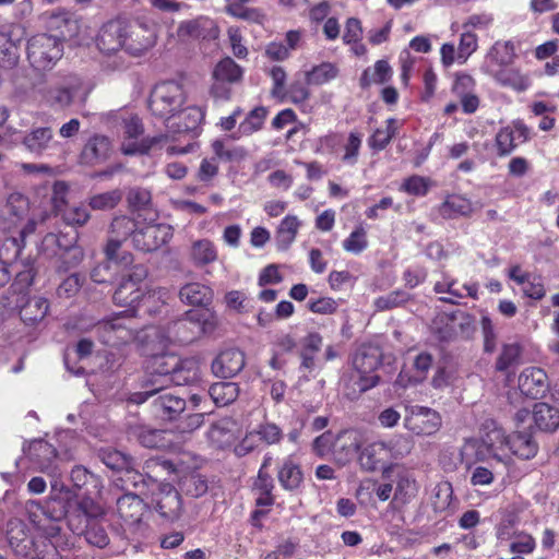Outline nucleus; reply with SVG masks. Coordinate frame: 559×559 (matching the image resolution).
Returning <instances> with one entry per match:
<instances>
[{"label":"nucleus","mask_w":559,"mask_h":559,"mask_svg":"<svg viewBox=\"0 0 559 559\" xmlns=\"http://www.w3.org/2000/svg\"><path fill=\"white\" fill-rule=\"evenodd\" d=\"M301 221L296 215L285 216L276 228V245L281 250H286L295 241L301 227Z\"/></svg>","instance_id":"nucleus-35"},{"label":"nucleus","mask_w":559,"mask_h":559,"mask_svg":"<svg viewBox=\"0 0 559 559\" xmlns=\"http://www.w3.org/2000/svg\"><path fill=\"white\" fill-rule=\"evenodd\" d=\"M433 290L437 294L449 295L447 297H441L440 300L449 304H456L457 299L465 297L476 299L478 294V285L476 283H467L459 287L456 280L448 275H443L442 280L435 284Z\"/></svg>","instance_id":"nucleus-24"},{"label":"nucleus","mask_w":559,"mask_h":559,"mask_svg":"<svg viewBox=\"0 0 559 559\" xmlns=\"http://www.w3.org/2000/svg\"><path fill=\"white\" fill-rule=\"evenodd\" d=\"M166 431L143 428L139 433V441L145 448H165Z\"/></svg>","instance_id":"nucleus-64"},{"label":"nucleus","mask_w":559,"mask_h":559,"mask_svg":"<svg viewBox=\"0 0 559 559\" xmlns=\"http://www.w3.org/2000/svg\"><path fill=\"white\" fill-rule=\"evenodd\" d=\"M111 151V141L108 136L96 134L88 140L83 148V158L87 163L106 159Z\"/></svg>","instance_id":"nucleus-37"},{"label":"nucleus","mask_w":559,"mask_h":559,"mask_svg":"<svg viewBox=\"0 0 559 559\" xmlns=\"http://www.w3.org/2000/svg\"><path fill=\"white\" fill-rule=\"evenodd\" d=\"M141 215L138 216L136 221H133L127 216L116 217L111 223L110 237L107 242L105 252L109 261L127 266L132 263V254L129 252H120L121 241L131 236L133 241V231L140 224Z\"/></svg>","instance_id":"nucleus-13"},{"label":"nucleus","mask_w":559,"mask_h":559,"mask_svg":"<svg viewBox=\"0 0 559 559\" xmlns=\"http://www.w3.org/2000/svg\"><path fill=\"white\" fill-rule=\"evenodd\" d=\"M392 76V69L384 60H379L374 63L373 68H368L364 71L360 82L362 86L371 84H382L390 80Z\"/></svg>","instance_id":"nucleus-46"},{"label":"nucleus","mask_w":559,"mask_h":559,"mask_svg":"<svg viewBox=\"0 0 559 559\" xmlns=\"http://www.w3.org/2000/svg\"><path fill=\"white\" fill-rule=\"evenodd\" d=\"M537 453V444L527 432H515L510 437V460L512 455L530 460Z\"/></svg>","instance_id":"nucleus-38"},{"label":"nucleus","mask_w":559,"mask_h":559,"mask_svg":"<svg viewBox=\"0 0 559 559\" xmlns=\"http://www.w3.org/2000/svg\"><path fill=\"white\" fill-rule=\"evenodd\" d=\"M48 301L44 298H34L22 310V318L27 321H39L48 312Z\"/></svg>","instance_id":"nucleus-56"},{"label":"nucleus","mask_w":559,"mask_h":559,"mask_svg":"<svg viewBox=\"0 0 559 559\" xmlns=\"http://www.w3.org/2000/svg\"><path fill=\"white\" fill-rule=\"evenodd\" d=\"M400 121L393 118L386 120L385 128H378L369 138V146L373 150H383L397 133L400 129Z\"/></svg>","instance_id":"nucleus-45"},{"label":"nucleus","mask_w":559,"mask_h":559,"mask_svg":"<svg viewBox=\"0 0 559 559\" xmlns=\"http://www.w3.org/2000/svg\"><path fill=\"white\" fill-rule=\"evenodd\" d=\"M146 276L147 270L143 265L132 266L128 275L122 277L119 286L115 290V304L119 306L134 307L136 302L143 301L146 305L155 298H158L165 302L168 295L166 289L159 288L153 292H145Z\"/></svg>","instance_id":"nucleus-6"},{"label":"nucleus","mask_w":559,"mask_h":559,"mask_svg":"<svg viewBox=\"0 0 559 559\" xmlns=\"http://www.w3.org/2000/svg\"><path fill=\"white\" fill-rule=\"evenodd\" d=\"M466 469L469 472V481L473 486H489L495 480V474L489 466L477 463Z\"/></svg>","instance_id":"nucleus-61"},{"label":"nucleus","mask_w":559,"mask_h":559,"mask_svg":"<svg viewBox=\"0 0 559 559\" xmlns=\"http://www.w3.org/2000/svg\"><path fill=\"white\" fill-rule=\"evenodd\" d=\"M84 534L85 540L98 548H104L109 544V537L105 528L96 523H93L86 527V530L80 534Z\"/></svg>","instance_id":"nucleus-62"},{"label":"nucleus","mask_w":559,"mask_h":559,"mask_svg":"<svg viewBox=\"0 0 559 559\" xmlns=\"http://www.w3.org/2000/svg\"><path fill=\"white\" fill-rule=\"evenodd\" d=\"M510 437L495 420L484 423L479 438L465 440L460 450L461 463L471 468L488 460L510 463Z\"/></svg>","instance_id":"nucleus-2"},{"label":"nucleus","mask_w":559,"mask_h":559,"mask_svg":"<svg viewBox=\"0 0 559 559\" xmlns=\"http://www.w3.org/2000/svg\"><path fill=\"white\" fill-rule=\"evenodd\" d=\"M185 102L186 92L181 84L174 81L162 82L151 92L148 107L154 116L165 119L168 124Z\"/></svg>","instance_id":"nucleus-9"},{"label":"nucleus","mask_w":559,"mask_h":559,"mask_svg":"<svg viewBox=\"0 0 559 559\" xmlns=\"http://www.w3.org/2000/svg\"><path fill=\"white\" fill-rule=\"evenodd\" d=\"M62 55L63 41L55 35L37 34L28 41V60L38 70L50 69Z\"/></svg>","instance_id":"nucleus-12"},{"label":"nucleus","mask_w":559,"mask_h":559,"mask_svg":"<svg viewBox=\"0 0 559 559\" xmlns=\"http://www.w3.org/2000/svg\"><path fill=\"white\" fill-rule=\"evenodd\" d=\"M27 456L34 464L35 469L50 477V495L41 506L38 501H29L27 510L32 515L34 509L41 511L52 521H60L69 512L68 503L71 498V489L62 480V471L59 466V459L56 449L44 440L31 442ZM32 521L36 520L31 516Z\"/></svg>","instance_id":"nucleus-1"},{"label":"nucleus","mask_w":559,"mask_h":559,"mask_svg":"<svg viewBox=\"0 0 559 559\" xmlns=\"http://www.w3.org/2000/svg\"><path fill=\"white\" fill-rule=\"evenodd\" d=\"M548 386L547 374L542 368L527 367L519 376V389L526 396L542 397L547 392Z\"/></svg>","instance_id":"nucleus-23"},{"label":"nucleus","mask_w":559,"mask_h":559,"mask_svg":"<svg viewBox=\"0 0 559 559\" xmlns=\"http://www.w3.org/2000/svg\"><path fill=\"white\" fill-rule=\"evenodd\" d=\"M28 211V201L21 194H11L8 200V212L12 215V222L14 228L20 229V235L22 240L29 234L34 233L36 228V222L34 219H28L25 225H23V219L25 214Z\"/></svg>","instance_id":"nucleus-29"},{"label":"nucleus","mask_w":559,"mask_h":559,"mask_svg":"<svg viewBox=\"0 0 559 559\" xmlns=\"http://www.w3.org/2000/svg\"><path fill=\"white\" fill-rule=\"evenodd\" d=\"M473 204L469 199L462 194H450L438 207L439 214L443 218H455L467 216L473 212Z\"/></svg>","instance_id":"nucleus-33"},{"label":"nucleus","mask_w":559,"mask_h":559,"mask_svg":"<svg viewBox=\"0 0 559 559\" xmlns=\"http://www.w3.org/2000/svg\"><path fill=\"white\" fill-rule=\"evenodd\" d=\"M242 76V69L229 57L221 60L214 69V78L222 82L235 83Z\"/></svg>","instance_id":"nucleus-47"},{"label":"nucleus","mask_w":559,"mask_h":559,"mask_svg":"<svg viewBox=\"0 0 559 559\" xmlns=\"http://www.w3.org/2000/svg\"><path fill=\"white\" fill-rule=\"evenodd\" d=\"M148 338L153 348L156 349V353L152 355L146 366L150 377L144 382L145 390L143 392L133 393L130 397V401L135 404H142L150 396L167 389L174 381V377L170 373H176V359L162 354L165 348L160 347L158 338L154 336Z\"/></svg>","instance_id":"nucleus-5"},{"label":"nucleus","mask_w":559,"mask_h":559,"mask_svg":"<svg viewBox=\"0 0 559 559\" xmlns=\"http://www.w3.org/2000/svg\"><path fill=\"white\" fill-rule=\"evenodd\" d=\"M122 194L119 190L96 194L91 198L90 206L93 210H110L119 203Z\"/></svg>","instance_id":"nucleus-58"},{"label":"nucleus","mask_w":559,"mask_h":559,"mask_svg":"<svg viewBox=\"0 0 559 559\" xmlns=\"http://www.w3.org/2000/svg\"><path fill=\"white\" fill-rule=\"evenodd\" d=\"M243 366V353L237 348H227L213 360L212 371L216 377L230 378L236 376Z\"/></svg>","instance_id":"nucleus-26"},{"label":"nucleus","mask_w":559,"mask_h":559,"mask_svg":"<svg viewBox=\"0 0 559 559\" xmlns=\"http://www.w3.org/2000/svg\"><path fill=\"white\" fill-rule=\"evenodd\" d=\"M114 118V123L122 128L120 139V150L124 155L145 154L148 150L159 142L157 138H143L144 128L141 119L127 111H117L109 115Z\"/></svg>","instance_id":"nucleus-8"},{"label":"nucleus","mask_w":559,"mask_h":559,"mask_svg":"<svg viewBox=\"0 0 559 559\" xmlns=\"http://www.w3.org/2000/svg\"><path fill=\"white\" fill-rule=\"evenodd\" d=\"M254 435L259 436L260 440L269 445L280 442L283 438L281 428L272 423L261 424L257 430L246 436L243 442H248Z\"/></svg>","instance_id":"nucleus-54"},{"label":"nucleus","mask_w":559,"mask_h":559,"mask_svg":"<svg viewBox=\"0 0 559 559\" xmlns=\"http://www.w3.org/2000/svg\"><path fill=\"white\" fill-rule=\"evenodd\" d=\"M460 380L459 370L455 366L438 368L431 379V385L437 390L454 386Z\"/></svg>","instance_id":"nucleus-53"},{"label":"nucleus","mask_w":559,"mask_h":559,"mask_svg":"<svg viewBox=\"0 0 559 559\" xmlns=\"http://www.w3.org/2000/svg\"><path fill=\"white\" fill-rule=\"evenodd\" d=\"M416 492L417 487L415 480L406 474L399 475L393 502L397 506H403L414 498Z\"/></svg>","instance_id":"nucleus-50"},{"label":"nucleus","mask_w":559,"mask_h":559,"mask_svg":"<svg viewBox=\"0 0 559 559\" xmlns=\"http://www.w3.org/2000/svg\"><path fill=\"white\" fill-rule=\"evenodd\" d=\"M73 486L78 489H85L87 495H100L103 483L100 478L90 473L85 467L78 465L72 468L70 474Z\"/></svg>","instance_id":"nucleus-34"},{"label":"nucleus","mask_w":559,"mask_h":559,"mask_svg":"<svg viewBox=\"0 0 559 559\" xmlns=\"http://www.w3.org/2000/svg\"><path fill=\"white\" fill-rule=\"evenodd\" d=\"M134 324L130 310L119 312L96 325L97 334L104 344L117 346L134 337Z\"/></svg>","instance_id":"nucleus-14"},{"label":"nucleus","mask_w":559,"mask_h":559,"mask_svg":"<svg viewBox=\"0 0 559 559\" xmlns=\"http://www.w3.org/2000/svg\"><path fill=\"white\" fill-rule=\"evenodd\" d=\"M522 348L518 343L506 344L502 352L497 359L496 369L499 371L507 370L510 366L515 364L520 358Z\"/></svg>","instance_id":"nucleus-57"},{"label":"nucleus","mask_w":559,"mask_h":559,"mask_svg":"<svg viewBox=\"0 0 559 559\" xmlns=\"http://www.w3.org/2000/svg\"><path fill=\"white\" fill-rule=\"evenodd\" d=\"M478 38L469 29L464 28L457 48V62L465 63L466 60L477 50Z\"/></svg>","instance_id":"nucleus-55"},{"label":"nucleus","mask_w":559,"mask_h":559,"mask_svg":"<svg viewBox=\"0 0 559 559\" xmlns=\"http://www.w3.org/2000/svg\"><path fill=\"white\" fill-rule=\"evenodd\" d=\"M432 365V356L428 353L418 354L409 370H402L396 378L395 384L406 389L421 383L428 374Z\"/></svg>","instance_id":"nucleus-28"},{"label":"nucleus","mask_w":559,"mask_h":559,"mask_svg":"<svg viewBox=\"0 0 559 559\" xmlns=\"http://www.w3.org/2000/svg\"><path fill=\"white\" fill-rule=\"evenodd\" d=\"M533 419L538 429L554 431L559 427V409L547 403H537L533 409Z\"/></svg>","instance_id":"nucleus-36"},{"label":"nucleus","mask_w":559,"mask_h":559,"mask_svg":"<svg viewBox=\"0 0 559 559\" xmlns=\"http://www.w3.org/2000/svg\"><path fill=\"white\" fill-rule=\"evenodd\" d=\"M153 501L160 515L167 519L175 518L181 507L180 496L170 484L159 485Z\"/></svg>","instance_id":"nucleus-30"},{"label":"nucleus","mask_w":559,"mask_h":559,"mask_svg":"<svg viewBox=\"0 0 559 559\" xmlns=\"http://www.w3.org/2000/svg\"><path fill=\"white\" fill-rule=\"evenodd\" d=\"M442 426L441 415L430 407L412 405L406 408L404 427L416 436H432Z\"/></svg>","instance_id":"nucleus-15"},{"label":"nucleus","mask_w":559,"mask_h":559,"mask_svg":"<svg viewBox=\"0 0 559 559\" xmlns=\"http://www.w3.org/2000/svg\"><path fill=\"white\" fill-rule=\"evenodd\" d=\"M100 459L103 463L111 469L124 472L128 479L132 480L134 486H136V477H140L133 471V462L132 459L124 453L117 450H103L100 453Z\"/></svg>","instance_id":"nucleus-32"},{"label":"nucleus","mask_w":559,"mask_h":559,"mask_svg":"<svg viewBox=\"0 0 559 559\" xmlns=\"http://www.w3.org/2000/svg\"><path fill=\"white\" fill-rule=\"evenodd\" d=\"M204 119V110L199 106H188L181 108L175 118L167 124L170 138L175 140V134H183L191 141ZM192 150V144L188 142L185 146L169 145L167 152L169 154H186Z\"/></svg>","instance_id":"nucleus-11"},{"label":"nucleus","mask_w":559,"mask_h":559,"mask_svg":"<svg viewBox=\"0 0 559 559\" xmlns=\"http://www.w3.org/2000/svg\"><path fill=\"white\" fill-rule=\"evenodd\" d=\"M515 40H497L486 52L480 70L496 83L515 91H525L528 85L527 76L513 66L518 58Z\"/></svg>","instance_id":"nucleus-3"},{"label":"nucleus","mask_w":559,"mask_h":559,"mask_svg":"<svg viewBox=\"0 0 559 559\" xmlns=\"http://www.w3.org/2000/svg\"><path fill=\"white\" fill-rule=\"evenodd\" d=\"M277 478L281 486L286 490H296L300 487L304 473L295 455H288L282 461L277 471Z\"/></svg>","instance_id":"nucleus-31"},{"label":"nucleus","mask_w":559,"mask_h":559,"mask_svg":"<svg viewBox=\"0 0 559 559\" xmlns=\"http://www.w3.org/2000/svg\"><path fill=\"white\" fill-rule=\"evenodd\" d=\"M248 0H226L227 12L236 17L261 23L263 14L257 9L247 5Z\"/></svg>","instance_id":"nucleus-48"},{"label":"nucleus","mask_w":559,"mask_h":559,"mask_svg":"<svg viewBox=\"0 0 559 559\" xmlns=\"http://www.w3.org/2000/svg\"><path fill=\"white\" fill-rule=\"evenodd\" d=\"M177 36L186 39H214L218 36V27L214 20L200 15L195 19L185 20L178 24Z\"/></svg>","instance_id":"nucleus-19"},{"label":"nucleus","mask_w":559,"mask_h":559,"mask_svg":"<svg viewBox=\"0 0 559 559\" xmlns=\"http://www.w3.org/2000/svg\"><path fill=\"white\" fill-rule=\"evenodd\" d=\"M59 214H61L63 222L70 226H82L90 218V214L83 205L63 209Z\"/></svg>","instance_id":"nucleus-63"},{"label":"nucleus","mask_w":559,"mask_h":559,"mask_svg":"<svg viewBox=\"0 0 559 559\" xmlns=\"http://www.w3.org/2000/svg\"><path fill=\"white\" fill-rule=\"evenodd\" d=\"M173 237V228L164 223L140 224L133 231V245L142 251H154L164 246Z\"/></svg>","instance_id":"nucleus-16"},{"label":"nucleus","mask_w":559,"mask_h":559,"mask_svg":"<svg viewBox=\"0 0 559 559\" xmlns=\"http://www.w3.org/2000/svg\"><path fill=\"white\" fill-rule=\"evenodd\" d=\"M368 246L367 233L362 227L356 228L344 241L343 248L355 254L364 251Z\"/></svg>","instance_id":"nucleus-60"},{"label":"nucleus","mask_w":559,"mask_h":559,"mask_svg":"<svg viewBox=\"0 0 559 559\" xmlns=\"http://www.w3.org/2000/svg\"><path fill=\"white\" fill-rule=\"evenodd\" d=\"M380 365V353L377 348H359L354 358L353 366L357 373V385L360 392H365L378 384L379 377L374 373Z\"/></svg>","instance_id":"nucleus-17"},{"label":"nucleus","mask_w":559,"mask_h":559,"mask_svg":"<svg viewBox=\"0 0 559 559\" xmlns=\"http://www.w3.org/2000/svg\"><path fill=\"white\" fill-rule=\"evenodd\" d=\"M154 405L159 416L173 419L185 409L186 402L175 393L164 392L154 402Z\"/></svg>","instance_id":"nucleus-41"},{"label":"nucleus","mask_w":559,"mask_h":559,"mask_svg":"<svg viewBox=\"0 0 559 559\" xmlns=\"http://www.w3.org/2000/svg\"><path fill=\"white\" fill-rule=\"evenodd\" d=\"M358 462L362 469L372 472L382 467V473L386 476L392 469V464H386L389 457L384 441H374L367 444L358 455Z\"/></svg>","instance_id":"nucleus-22"},{"label":"nucleus","mask_w":559,"mask_h":559,"mask_svg":"<svg viewBox=\"0 0 559 559\" xmlns=\"http://www.w3.org/2000/svg\"><path fill=\"white\" fill-rule=\"evenodd\" d=\"M117 509L124 521L136 522L144 510L142 499L134 493H126L117 500Z\"/></svg>","instance_id":"nucleus-40"},{"label":"nucleus","mask_w":559,"mask_h":559,"mask_svg":"<svg viewBox=\"0 0 559 559\" xmlns=\"http://www.w3.org/2000/svg\"><path fill=\"white\" fill-rule=\"evenodd\" d=\"M63 238H67V243H61V238L58 235L49 233L44 237L41 248L51 255L62 257V253L71 252L73 261L70 263V266L76 265L83 255L81 249L75 246L78 234L73 231L72 236H63Z\"/></svg>","instance_id":"nucleus-25"},{"label":"nucleus","mask_w":559,"mask_h":559,"mask_svg":"<svg viewBox=\"0 0 559 559\" xmlns=\"http://www.w3.org/2000/svg\"><path fill=\"white\" fill-rule=\"evenodd\" d=\"M181 301L192 306H207L212 301L213 293L209 286L200 283L185 285L179 293Z\"/></svg>","instance_id":"nucleus-39"},{"label":"nucleus","mask_w":559,"mask_h":559,"mask_svg":"<svg viewBox=\"0 0 559 559\" xmlns=\"http://www.w3.org/2000/svg\"><path fill=\"white\" fill-rule=\"evenodd\" d=\"M191 257L195 264L205 265L217 259V251L212 241L202 239L192 245Z\"/></svg>","instance_id":"nucleus-49"},{"label":"nucleus","mask_w":559,"mask_h":559,"mask_svg":"<svg viewBox=\"0 0 559 559\" xmlns=\"http://www.w3.org/2000/svg\"><path fill=\"white\" fill-rule=\"evenodd\" d=\"M528 139V129L521 122L507 126L497 133L496 146L500 156L509 155L519 143Z\"/></svg>","instance_id":"nucleus-27"},{"label":"nucleus","mask_w":559,"mask_h":559,"mask_svg":"<svg viewBox=\"0 0 559 559\" xmlns=\"http://www.w3.org/2000/svg\"><path fill=\"white\" fill-rule=\"evenodd\" d=\"M38 92L40 94V102L46 106L53 109H66L76 99L85 100L90 93V87L81 76L68 74Z\"/></svg>","instance_id":"nucleus-7"},{"label":"nucleus","mask_w":559,"mask_h":559,"mask_svg":"<svg viewBox=\"0 0 559 559\" xmlns=\"http://www.w3.org/2000/svg\"><path fill=\"white\" fill-rule=\"evenodd\" d=\"M126 22L112 20L104 24L97 36V47L106 55L124 51Z\"/></svg>","instance_id":"nucleus-20"},{"label":"nucleus","mask_w":559,"mask_h":559,"mask_svg":"<svg viewBox=\"0 0 559 559\" xmlns=\"http://www.w3.org/2000/svg\"><path fill=\"white\" fill-rule=\"evenodd\" d=\"M338 74V69L331 62H322L309 71L305 72L306 84L322 85L334 80Z\"/></svg>","instance_id":"nucleus-43"},{"label":"nucleus","mask_w":559,"mask_h":559,"mask_svg":"<svg viewBox=\"0 0 559 559\" xmlns=\"http://www.w3.org/2000/svg\"><path fill=\"white\" fill-rule=\"evenodd\" d=\"M386 448V455L389 461L401 460L408 455L412 451L413 443L409 438L399 435L391 438L389 441H384Z\"/></svg>","instance_id":"nucleus-52"},{"label":"nucleus","mask_w":559,"mask_h":559,"mask_svg":"<svg viewBox=\"0 0 559 559\" xmlns=\"http://www.w3.org/2000/svg\"><path fill=\"white\" fill-rule=\"evenodd\" d=\"M267 110L264 107H257L252 109L246 119L239 124L238 133L242 135H251L252 133L261 130L264 124Z\"/></svg>","instance_id":"nucleus-51"},{"label":"nucleus","mask_w":559,"mask_h":559,"mask_svg":"<svg viewBox=\"0 0 559 559\" xmlns=\"http://www.w3.org/2000/svg\"><path fill=\"white\" fill-rule=\"evenodd\" d=\"M209 394L213 402L222 407L233 403L237 399L239 388L235 382H217L211 385Z\"/></svg>","instance_id":"nucleus-42"},{"label":"nucleus","mask_w":559,"mask_h":559,"mask_svg":"<svg viewBox=\"0 0 559 559\" xmlns=\"http://www.w3.org/2000/svg\"><path fill=\"white\" fill-rule=\"evenodd\" d=\"M430 186V179L415 175L404 180L401 190L412 195L423 197L427 194Z\"/></svg>","instance_id":"nucleus-59"},{"label":"nucleus","mask_w":559,"mask_h":559,"mask_svg":"<svg viewBox=\"0 0 559 559\" xmlns=\"http://www.w3.org/2000/svg\"><path fill=\"white\" fill-rule=\"evenodd\" d=\"M217 326L216 316L209 309L189 310L185 316L171 322L166 331L157 328H148L145 331V337H156L162 348L168 343H190L202 334L214 332Z\"/></svg>","instance_id":"nucleus-4"},{"label":"nucleus","mask_w":559,"mask_h":559,"mask_svg":"<svg viewBox=\"0 0 559 559\" xmlns=\"http://www.w3.org/2000/svg\"><path fill=\"white\" fill-rule=\"evenodd\" d=\"M95 497H100V495L85 493L80 501L74 502V496L71 491V498L68 503L69 512L62 519L68 518L69 527L73 533L80 534L82 532L81 521L76 523V520L81 514L90 519H96L104 515V507L99 501L95 500Z\"/></svg>","instance_id":"nucleus-18"},{"label":"nucleus","mask_w":559,"mask_h":559,"mask_svg":"<svg viewBox=\"0 0 559 559\" xmlns=\"http://www.w3.org/2000/svg\"><path fill=\"white\" fill-rule=\"evenodd\" d=\"M159 25L147 16H139L132 24L126 23L124 52L140 57L157 43Z\"/></svg>","instance_id":"nucleus-10"},{"label":"nucleus","mask_w":559,"mask_h":559,"mask_svg":"<svg viewBox=\"0 0 559 559\" xmlns=\"http://www.w3.org/2000/svg\"><path fill=\"white\" fill-rule=\"evenodd\" d=\"M52 141V131L50 128L40 127L29 132L23 140L25 147L35 154L43 153L48 148Z\"/></svg>","instance_id":"nucleus-44"},{"label":"nucleus","mask_w":559,"mask_h":559,"mask_svg":"<svg viewBox=\"0 0 559 559\" xmlns=\"http://www.w3.org/2000/svg\"><path fill=\"white\" fill-rule=\"evenodd\" d=\"M364 442V433L357 429L341 431L333 443V455L341 464L349 462Z\"/></svg>","instance_id":"nucleus-21"}]
</instances>
